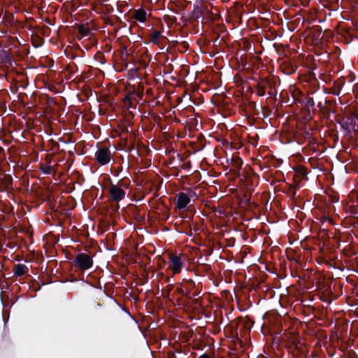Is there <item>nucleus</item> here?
<instances>
[{
    "label": "nucleus",
    "instance_id": "1",
    "mask_svg": "<svg viewBox=\"0 0 358 358\" xmlns=\"http://www.w3.org/2000/svg\"><path fill=\"white\" fill-rule=\"evenodd\" d=\"M187 256L182 253H171L169 256L168 268L171 271L173 274L181 273Z\"/></svg>",
    "mask_w": 358,
    "mask_h": 358
},
{
    "label": "nucleus",
    "instance_id": "2",
    "mask_svg": "<svg viewBox=\"0 0 358 358\" xmlns=\"http://www.w3.org/2000/svg\"><path fill=\"white\" fill-rule=\"evenodd\" d=\"M196 197V192L190 188L186 192H179L176 196V208L179 210H187L191 206L192 199Z\"/></svg>",
    "mask_w": 358,
    "mask_h": 358
},
{
    "label": "nucleus",
    "instance_id": "3",
    "mask_svg": "<svg viewBox=\"0 0 358 358\" xmlns=\"http://www.w3.org/2000/svg\"><path fill=\"white\" fill-rule=\"evenodd\" d=\"M73 262L75 266L82 271L88 270L93 266L92 257L90 255L84 252L76 255Z\"/></svg>",
    "mask_w": 358,
    "mask_h": 358
},
{
    "label": "nucleus",
    "instance_id": "4",
    "mask_svg": "<svg viewBox=\"0 0 358 358\" xmlns=\"http://www.w3.org/2000/svg\"><path fill=\"white\" fill-rule=\"evenodd\" d=\"M109 192L111 199L117 202L122 201L126 195L125 191L121 187L114 184L110 185Z\"/></svg>",
    "mask_w": 358,
    "mask_h": 358
},
{
    "label": "nucleus",
    "instance_id": "5",
    "mask_svg": "<svg viewBox=\"0 0 358 358\" xmlns=\"http://www.w3.org/2000/svg\"><path fill=\"white\" fill-rule=\"evenodd\" d=\"M95 157L100 164L105 165L109 163L110 160V152L106 148L99 149L95 153Z\"/></svg>",
    "mask_w": 358,
    "mask_h": 358
},
{
    "label": "nucleus",
    "instance_id": "6",
    "mask_svg": "<svg viewBox=\"0 0 358 358\" xmlns=\"http://www.w3.org/2000/svg\"><path fill=\"white\" fill-rule=\"evenodd\" d=\"M28 272V268L25 264H17L14 267V273L17 276H21Z\"/></svg>",
    "mask_w": 358,
    "mask_h": 358
},
{
    "label": "nucleus",
    "instance_id": "7",
    "mask_svg": "<svg viewBox=\"0 0 358 358\" xmlns=\"http://www.w3.org/2000/svg\"><path fill=\"white\" fill-rule=\"evenodd\" d=\"M162 36V32L158 30H152L149 34L150 42L154 44H159V38Z\"/></svg>",
    "mask_w": 358,
    "mask_h": 358
},
{
    "label": "nucleus",
    "instance_id": "8",
    "mask_svg": "<svg viewBox=\"0 0 358 358\" xmlns=\"http://www.w3.org/2000/svg\"><path fill=\"white\" fill-rule=\"evenodd\" d=\"M135 19L140 22L146 21V13L143 9H138L135 12Z\"/></svg>",
    "mask_w": 358,
    "mask_h": 358
},
{
    "label": "nucleus",
    "instance_id": "9",
    "mask_svg": "<svg viewBox=\"0 0 358 358\" xmlns=\"http://www.w3.org/2000/svg\"><path fill=\"white\" fill-rule=\"evenodd\" d=\"M78 31L83 36H87L90 34V30L88 27H86L83 25L79 26Z\"/></svg>",
    "mask_w": 358,
    "mask_h": 358
},
{
    "label": "nucleus",
    "instance_id": "10",
    "mask_svg": "<svg viewBox=\"0 0 358 358\" xmlns=\"http://www.w3.org/2000/svg\"><path fill=\"white\" fill-rule=\"evenodd\" d=\"M198 358H213V357H212L211 356H210L209 355H208L206 353H204V354L200 355Z\"/></svg>",
    "mask_w": 358,
    "mask_h": 358
},
{
    "label": "nucleus",
    "instance_id": "11",
    "mask_svg": "<svg viewBox=\"0 0 358 358\" xmlns=\"http://www.w3.org/2000/svg\"><path fill=\"white\" fill-rule=\"evenodd\" d=\"M50 167H48V169H47L43 170V172H44L45 173H50Z\"/></svg>",
    "mask_w": 358,
    "mask_h": 358
}]
</instances>
